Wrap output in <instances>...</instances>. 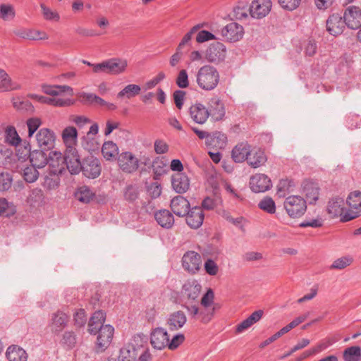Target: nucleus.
I'll list each match as a JSON object with an SVG mask.
<instances>
[{
    "label": "nucleus",
    "mask_w": 361,
    "mask_h": 361,
    "mask_svg": "<svg viewBox=\"0 0 361 361\" xmlns=\"http://www.w3.org/2000/svg\"><path fill=\"white\" fill-rule=\"evenodd\" d=\"M168 341V333L164 329L157 328L151 333L150 342L154 348L157 350L164 349L167 346Z\"/></svg>",
    "instance_id": "4be33fe9"
},
{
    "label": "nucleus",
    "mask_w": 361,
    "mask_h": 361,
    "mask_svg": "<svg viewBox=\"0 0 361 361\" xmlns=\"http://www.w3.org/2000/svg\"><path fill=\"white\" fill-rule=\"evenodd\" d=\"M84 176L89 178H95L100 175L101 166L98 159L88 156L83 161L81 167Z\"/></svg>",
    "instance_id": "2eb2a0df"
},
{
    "label": "nucleus",
    "mask_w": 361,
    "mask_h": 361,
    "mask_svg": "<svg viewBox=\"0 0 361 361\" xmlns=\"http://www.w3.org/2000/svg\"><path fill=\"white\" fill-rule=\"evenodd\" d=\"M172 187L177 193L185 192L190 186L188 176L183 173H177L172 176Z\"/></svg>",
    "instance_id": "2f4dec72"
},
{
    "label": "nucleus",
    "mask_w": 361,
    "mask_h": 361,
    "mask_svg": "<svg viewBox=\"0 0 361 361\" xmlns=\"http://www.w3.org/2000/svg\"><path fill=\"white\" fill-rule=\"evenodd\" d=\"M42 92L51 96H60L61 93L69 92L71 95L73 94V88L68 85H47L42 86Z\"/></svg>",
    "instance_id": "ea45409f"
},
{
    "label": "nucleus",
    "mask_w": 361,
    "mask_h": 361,
    "mask_svg": "<svg viewBox=\"0 0 361 361\" xmlns=\"http://www.w3.org/2000/svg\"><path fill=\"white\" fill-rule=\"evenodd\" d=\"M278 3L284 10L292 11L299 7L301 0H278Z\"/></svg>",
    "instance_id": "680f3d73"
},
{
    "label": "nucleus",
    "mask_w": 361,
    "mask_h": 361,
    "mask_svg": "<svg viewBox=\"0 0 361 361\" xmlns=\"http://www.w3.org/2000/svg\"><path fill=\"white\" fill-rule=\"evenodd\" d=\"M302 195L305 196L306 204H315L319 198L320 188L317 183L305 182L302 185Z\"/></svg>",
    "instance_id": "aec40b11"
},
{
    "label": "nucleus",
    "mask_w": 361,
    "mask_h": 361,
    "mask_svg": "<svg viewBox=\"0 0 361 361\" xmlns=\"http://www.w3.org/2000/svg\"><path fill=\"white\" fill-rule=\"evenodd\" d=\"M64 164L71 174H78L81 171L82 163L80 162L79 155L76 150L71 147L68 151H65L63 157Z\"/></svg>",
    "instance_id": "f3484780"
},
{
    "label": "nucleus",
    "mask_w": 361,
    "mask_h": 361,
    "mask_svg": "<svg viewBox=\"0 0 361 361\" xmlns=\"http://www.w3.org/2000/svg\"><path fill=\"white\" fill-rule=\"evenodd\" d=\"M214 294L213 290L209 288L202 295L200 300V305L202 307H214Z\"/></svg>",
    "instance_id": "e2e57ef3"
},
{
    "label": "nucleus",
    "mask_w": 361,
    "mask_h": 361,
    "mask_svg": "<svg viewBox=\"0 0 361 361\" xmlns=\"http://www.w3.org/2000/svg\"><path fill=\"white\" fill-rule=\"evenodd\" d=\"M13 106L18 110L25 111L30 113H33L35 111L33 105L28 100L15 101L13 102Z\"/></svg>",
    "instance_id": "0e129e2a"
},
{
    "label": "nucleus",
    "mask_w": 361,
    "mask_h": 361,
    "mask_svg": "<svg viewBox=\"0 0 361 361\" xmlns=\"http://www.w3.org/2000/svg\"><path fill=\"white\" fill-rule=\"evenodd\" d=\"M272 186L271 179L265 174L256 173L250 177V187L255 193L264 192Z\"/></svg>",
    "instance_id": "4468645a"
},
{
    "label": "nucleus",
    "mask_w": 361,
    "mask_h": 361,
    "mask_svg": "<svg viewBox=\"0 0 361 361\" xmlns=\"http://www.w3.org/2000/svg\"><path fill=\"white\" fill-rule=\"evenodd\" d=\"M102 153L106 160H111L118 154V147L114 142L107 141L103 144Z\"/></svg>",
    "instance_id": "79ce46f5"
},
{
    "label": "nucleus",
    "mask_w": 361,
    "mask_h": 361,
    "mask_svg": "<svg viewBox=\"0 0 361 361\" xmlns=\"http://www.w3.org/2000/svg\"><path fill=\"white\" fill-rule=\"evenodd\" d=\"M171 209L173 212L179 216H184L190 210V203L183 196H176L171 201Z\"/></svg>",
    "instance_id": "bb28decb"
},
{
    "label": "nucleus",
    "mask_w": 361,
    "mask_h": 361,
    "mask_svg": "<svg viewBox=\"0 0 361 361\" xmlns=\"http://www.w3.org/2000/svg\"><path fill=\"white\" fill-rule=\"evenodd\" d=\"M258 207L260 209L263 210L264 212L269 214H274L276 210L275 202L271 197L269 196H266L264 198H262L259 202Z\"/></svg>",
    "instance_id": "a18cd8bd"
},
{
    "label": "nucleus",
    "mask_w": 361,
    "mask_h": 361,
    "mask_svg": "<svg viewBox=\"0 0 361 361\" xmlns=\"http://www.w3.org/2000/svg\"><path fill=\"white\" fill-rule=\"evenodd\" d=\"M187 214L186 222L190 228L196 229L202 224L204 215L200 208H192Z\"/></svg>",
    "instance_id": "72a5a7b5"
},
{
    "label": "nucleus",
    "mask_w": 361,
    "mask_h": 361,
    "mask_svg": "<svg viewBox=\"0 0 361 361\" xmlns=\"http://www.w3.org/2000/svg\"><path fill=\"white\" fill-rule=\"evenodd\" d=\"M187 317L185 314L180 311H176L171 313L167 319V326L170 331H177L181 329L186 323Z\"/></svg>",
    "instance_id": "c85d7f7f"
},
{
    "label": "nucleus",
    "mask_w": 361,
    "mask_h": 361,
    "mask_svg": "<svg viewBox=\"0 0 361 361\" xmlns=\"http://www.w3.org/2000/svg\"><path fill=\"white\" fill-rule=\"evenodd\" d=\"M40 8L42 11L43 17L45 20L49 21H59L60 20L59 14L55 11L45 6L44 4H40Z\"/></svg>",
    "instance_id": "864d4df0"
},
{
    "label": "nucleus",
    "mask_w": 361,
    "mask_h": 361,
    "mask_svg": "<svg viewBox=\"0 0 361 361\" xmlns=\"http://www.w3.org/2000/svg\"><path fill=\"white\" fill-rule=\"evenodd\" d=\"M220 80V75L217 69L211 65L202 66L196 74V82L198 87L204 91H212L217 86Z\"/></svg>",
    "instance_id": "f257e3e1"
},
{
    "label": "nucleus",
    "mask_w": 361,
    "mask_h": 361,
    "mask_svg": "<svg viewBox=\"0 0 361 361\" xmlns=\"http://www.w3.org/2000/svg\"><path fill=\"white\" fill-rule=\"evenodd\" d=\"M291 187L290 181L287 179H283L279 181L276 186V195L279 197H284L290 192Z\"/></svg>",
    "instance_id": "603ef678"
},
{
    "label": "nucleus",
    "mask_w": 361,
    "mask_h": 361,
    "mask_svg": "<svg viewBox=\"0 0 361 361\" xmlns=\"http://www.w3.org/2000/svg\"><path fill=\"white\" fill-rule=\"evenodd\" d=\"M252 149L247 142H240L235 145L231 151V157L235 163H242L248 160Z\"/></svg>",
    "instance_id": "b1692460"
},
{
    "label": "nucleus",
    "mask_w": 361,
    "mask_h": 361,
    "mask_svg": "<svg viewBox=\"0 0 361 361\" xmlns=\"http://www.w3.org/2000/svg\"><path fill=\"white\" fill-rule=\"evenodd\" d=\"M42 200L43 191L39 188H35L30 192L27 197V202L30 206H35L41 202Z\"/></svg>",
    "instance_id": "8fccbe9b"
},
{
    "label": "nucleus",
    "mask_w": 361,
    "mask_h": 361,
    "mask_svg": "<svg viewBox=\"0 0 361 361\" xmlns=\"http://www.w3.org/2000/svg\"><path fill=\"white\" fill-rule=\"evenodd\" d=\"M98 336L96 343L97 350L103 352L111 343L114 329L112 326L106 324L102 326L97 331Z\"/></svg>",
    "instance_id": "9b49d317"
},
{
    "label": "nucleus",
    "mask_w": 361,
    "mask_h": 361,
    "mask_svg": "<svg viewBox=\"0 0 361 361\" xmlns=\"http://www.w3.org/2000/svg\"><path fill=\"white\" fill-rule=\"evenodd\" d=\"M8 361H27V355L25 350L18 345H11L6 353Z\"/></svg>",
    "instance_id": "58836bf2"
},
{
    "label": "nucleus",
    "mask_w": 361,
    "mask_h": 361,
    "mask_svg": "<svg viewBox=\"0 0 361 361\" xmlns=\"http://www.w3.org/2000/svg\"><path fill=\"white\" fill-rule=\"evenodd\" d=\"M118 164L123 171L133 173L139 167V159L131 152H125L118 154Z\"/></svg>",
    "instance_id": "f8f14e48"
},
{
    "label": "nucleus",
    "mask_w": 361,
    "mask_h": 361,
    "mask_svg": "<svg viewBox=\"0 0 361 361\" xmlns=\"http://www.w3.org/2000/svg\"><path fill=\"white\" fill-rule=\"evenodd\" d=\"M344 361H360L361 358V348L359 346H351L343 351Z\"/></svg>",
    "instance_id": "37998d69"
},
{
    "label": "nucleus",
    "mask_w": 361,
    "mask_h": 361,
    "mask_svg": "<svg viewBox=\"0 0 361 361\" xmlns=\"http://www.w3.org/2000/svg\"><path fill=\"white\" fill-rule=\"evenodd\" d=\"M283 208L290 218L298 219L305 214L307 207L304 197L292 195L286 197Z\"/></svg>",
    "instance_id": "7ed1b4c3"
},
{
    "label": "nucleus",
    "mask_w": 361,
    "mask_h": 361,
    "mask_svg": "<svg viewBox=\"0 0 361 361\" xmlns=\"http://www.w3.org/2000/svg\"><path fill=\"white\" fill-rule=\"evenodd\" d=\"M271 6V0H253L250 5V16L255 19L263 18L269 13Z\"/></svg>",
    "instance_id": "9d476101"
},
{
    "label": "nucleus",
    "mask_w": 361,
    "mask_h": 361,
    "mask_svg": "<svg viewBox=\"0 0 361 361\" xmlns=\"http://www.w3.org/2000/svg\"><path fill=\"white\" fill-rule=\"evenodd\" d=\"M74 104V101L71 99H64L58 96H52L49 97V104L57 107L69 106Z\"/></svg>",
    "instance_id": "6e6d98bb"
},
{
    "label": "nucleus",
    "mask_w": 361,
    "mask_h": 361,
    "mask_svg": "<svg viewBox=\"0 0 361 361\" xmlns=\"http://www.w3.org/2000/svg\"><path fill=\"white\" fill-rule=\"evenodd\" d=\"M233 16L237 20L246 19L250 15V6H247L245 3H239L233 8Z\"/></svg>",
    "instance_id": "09e8293b"
},
{
    "label": "nucleus",
    "mask_w": 361,
    "mask_h": 361,
    "mask_svg": "<svg viewBox=\"0 0 361 361\" xmlns=\"http://www.w3.org/2000/svg\"><path fill=\"white\" fill-rule=\"evenodd\" d=\"M128 61L120 58H113L94 66L96 73H105L111 75H119L126 71Z\"/></svg>",
    "instance_id": "20e7f679"
},
{
    "label": "nucleus",
    "mask_w": 361,
    "mask_h": 361,
    "mask_svg": "<svg viewBox=\"0 0 361 361\" xmlns=\"http://www.w3.org/2000/svg\"><path fill=\"white\" fill-rule=\"evenodd\" d=\"M263 314L264 311L262 310L253 312L247 319L236 326V333L240 334L248 329L253 324L258 322L262 318Z\"/></svg>",
    "instance_id": "473e14b6"
},
{
    "label": "nucleus",
    "mask_w": 361,
    "mask_h": 361,
    "mask_svg": "<svg viewBox=\"0 0 361 361\" xmlns=\"http://www.w3.org/2000/svg\"><path fill=\"white\" fill-rule=\"evenodd\" d=\"M50 174L61 173L64 169V159L60 152L53 151L49 154L47 164Z\"/></svg>",
    "instance_id": "6ab92c4d"
},
{
    "label": "nucleus",
    "mask_w": 361,
    "mask_h": 361,
    "mask_svg": "<svg viewBox=\"0 0 361 361\" xmlns=\"http://www.w3.org/2000/svg\"><path fill=\"white\" fill-rule=\"evenodd\" d=\"M176 85L180 88H186L189 86L188 75L184 69L180 71L176 80Z\"/></svg>",
    "instance_id": "338daca9"
},
{
    "label": "nucleus",
    "mask_w": 361,
    "mask_h": 361,
    "mask_svg": "<svg viewBox=\"0 0 361 361\" xmlns=\"http://www.w3.org/2000/svg\"><path fill=\"white\" fill-rule=\"evenodd\" d=\"M185 340V336L183 334H177L173 336L171 341L169 340L167 347L170 350L176 349Z\"/></svg>",
    "instance_id": "774afa93"
},
{
    "label": "nucleus",
    "mask_w": 361,
    "mask_h": 361,
    "mask_svg": "<svg viewBox=\"0 0 361 361\" xmlns=\"http://www.w3.org/2000/svg\"><path fill=\"white\" fill-rule=\"evenodd\" d=\"M68 315L63 312L58 311L51 315L50 327L52 331L59 332L67 324Z\"/></svg>",
    "instance_id": "f704fd0d"
},
{
    "label": "nucleus",
    "mask_w": 361,
    "mask_h": 361,
    "mask_svg": "<svg viewBox=\"0 0 361 361\" xmlns=\"http://www.w3.org/2000/svg\"><path fill=\"white\" fill-rule=\"evenodd\" d=\"M226 47L219 42L211 44L206 51L207 59L212 63L222 61L226 58Z\"/></svg>",
    "instance_id": "dca6fc26"
},
{
    "label": "nucleus",
    "mask_w": 361,
    "mask_h": 361,
    "mask_svg": "<svg viewBox=\"0 0 361 361\" xmlns=\"http://www.w3.org/2000/svg\"><path fill=\"white\" fill-rule=\"evenodd\" d=\"M141 87L138 85L129 84L124 87L118 94L119 99H130L140 94Z\"/></svg>",
    "instance_id": "a19ab883"
},
{
    "label": "nucleus",
    "mask_w": 361,
    "mask_h": 361,
    "mask_svg": "<svg viewBox=\"0 0 361 361\" xmlns=\"http://www.w3.org/2000/svg\"><path fill=\"white\" fill-rule=\"evenodd\" d=\"M345 25V20L339 14H332L326 20V30L334 36L341 35L344 30Z\"/></svg>",
    "instance_id": "412c9836"
},
{
    "label": "nucleus",
    "mask_w": 361,
    "mask_h": 361,
    "mask_svg": "<svg viewBox=\"0 0 361 361\" xmlns=\"http://www.w3.org/2000/svg\"><path fill=\"white\" fill-rule=\"evenodd\" d=\"M141 335L134 336L130 341L120 350L118 361H135L144 345Z\"/></svg>",
    "instance_id": "f03ea898"
},
{
    "label": "nucleus",
    "mask_w": 361,
    "mask_h": 361,
    "mask_svg": "<svg viewBox=\"0 0 361 361\" xmlns=\"http://www.w3.org/2000/svg\"><path fill=\"white\" fill-rule=\"evenodd\" d=\"M346 210L344 207V201L341 197L333 198L328 202L327 212L333 218L340 216L343 221V217Z\"/></svg>",
    "instance_id": "393cba45"
},
{
    "label": "nucleus",
    "mask_w": 361,
    "mask_h": 361,
    "mask_svg": "<svg viewBox=\"0 0 361 361\" xmlns=\"http://www.w3.org/2000/svg\"><path fill=\"white\" fill-rule=\"evenodd\" d=\"M6 142L11 145L15 146L17 149V154L21 157V153L24 149L25 142H28L27 140H22L20 137H6Z\"/></svg>",
    "instance_id": "4d7b16f0"
},
{
    "label": "nucleus",
    "mask_w": 361,
    "mask_h": 361,
    "mask_svg": "<svg viewBox=\"0 0 361 361\" xmlns=\"http://www.w3.org/2000/svg\"><path fill=\"white\" fill-rule=\"evenodd\" d=\"M105 313L101 310L96 311L89 321L88 331L91 334H96L98 330L103 326L105 322Z\"/></svg>",
    "instance_id": "c9c22d12"
},
{
    "label": "nucleus",
    "mask_w": 361,
    "mask_h": 361,
    "mask_svg": "<svg viewBox=\"0 0 361 361\" xmlns=\"http://www.w3.org/2000/svg\"><path fill=\"white\" fill-rule=\"evenodd\" d=\"M348 209L343 217V222H347L361 215V191L350 192L346 198Z\"/></svg>",
    "instance_id": "39448f33"
},
{
    "label": "nucleus",
    "mask_w": 361,
    "mask_h": 361,
    "mask_svg": "<svg viewBox=\"0 0 361 361\" xmlns=\"http://www.w3.org/2000/svg\"><path fill=\"white\" fill-rule=\"evenodd\" d=\"M353 262V258L350 255L343 256L335 259L330 266V269L341 270L349 267Z\"/></svg>",
    "instance_id": "49530a36"
},
{
    "label": "nucleus",
    "mask_w": 361,
    "mask_h": 361,
    "mask_svg": "<svg viewBox=\"0 0 361 361\" xmlns=\"http://www.w3.org/2000/svg\"><path fill=\"white\" fill-rule=\"evenodd\" d=\"M155 219L159 225L165 228H170L174 224L173 214L166 209L159 210L155 213Z\"/></svg>",
    "instance_id": "e433bc0d"
},
{
    "label": "nucleus",
    "mask_w": 361,
    "mask_h": 361,
    "mask_svg": "<svg viewBox=\"0 0 361 361\" xmlns=\"http://www.w3.org/2000/svg\"><path fill=\"white\" fill-rule=\"evenodd\" d=\"M185 308L188 311L191 318H198L202 323L209 322L214 317V307H199L197 304L187 305Z\"/></svg>",
    "instance_id": "0eeeda50"
},
{
    "label": "nucleus",
    "mask_w": 361,
    "mask_h": 361,
    "mask_svg": "<svg viewBox=\"0 0 361 361\" xmlns=\"http://www.w3.org/2000/svg\"><path fill=\"white\" fill-rule=\"evenodd\" d=\"M209 116L214 121H220L225 116L224 104L221 99L217 97L210 99L209 102Z\"/></svg>",
    "instance_id": "5701e85b"
},
{
    "label": "nucleus",
    "mask_w": 361,
    "mask_h": 361,
    "mask_svg": "<svg viewBox=\"0 0 361 361\" xmlns=\"http://www.w3.org/2000/svg\"><path fill=\"white\" fill-rule=\"evenodd\" d=\"M202 293V286L196 279L186 281L182 287V295L186 300L184 307L187 305H194L199 302Z\"/></svg>",
    "instance_id": "423d86ee"
},
{
    "label": "nucleus",
    "mask_w": 361,
    "mask_h": 361,
    "mask_svg": "<svg viewBox=\"0 0 361 361\" xmlns=\"http://www.w3.org/2000/svg\"><path fill=\"white\" fill-rule=\"evenodd\" d=\"M30 145L29 142H25L24 149L21 153V157L29 156L31 166L36 169H41L47 164V156L42 150H35L30 152Z\"/></svg>",
    "instance_id": "6e6552de"
},
{
    "label": "nucleus",
    "mask_w": 361,
    "mask_h": 361,
    "mask_svg": "<svg viewBox=\"0 0 361 361\" xmlns=\"http://www.w3.org/2000/svg\"><path fill=\"white\" fill-rule=\"evenodd\" d=\"M22 88V85L17 80H13L8 74L0 69V92H9L18 90Z\"/></svg>",
    "instance_id": "a878e982"
},
{
    "label": "nucleus",
    "mask_w": 361,
    "mask_h": 361,
    "mask_svg": "<svg viewBox=\"0 0 361 361\" xmlns=\"http://www.w3.org/2000/svg\"><path fill=\"white\" fill-rule=\"evenodd\" d=\"M205 138V145L209 151L224 149L227 145V137H200Z\"/></svg>",
    "instance_id": "4c0bfd02"
},
{
    "label": "nucleus",
    "mask_w": 361,
    "mask_h": 361,
    "mask_svg": "<svg viewBox=\"0 0 361 361\" xmlns=\"http://www.w3.org/2000/svg\"><path fill=\"white\" fill-rule=\"evenodd\" d=\"M343 18L349 28L356 30L361 27V9L357 6L348 7L343 16Z\"/></svg>",
    "instance_id": "a211bd4d"
},
{
    "label": "nucleus",
    "mask_w": 361,
    "mask_h": 361,
    "mask_svg": "<svg viewBox=\"0 0 361 361\" xmlns=\"http://www.w3.org/2000/svg\"><path fill=\"white\" fill-rule=\"evenodd\" d=\"M23 176L26 182L31 183L37 180L39 173L36 168L30 166L24 169Z\"/></svg>",
    "instance_id": "5fc2aeb1"
},
{
    "label": "nucleus",
    "mask_w": 361,
    "mask_h": 361,
    "mask_svg": "<svg viewBox=\"0 0 361 361\" xmlns=\"http://www.w3.org/2000/svg\"><path fill=\"white\" fill-rule=\"evenodd\" d=\"M93 196L94 193L86 185L80 187L75 193V198L83 203H88Z\"/></svg>",
    "instance_id": "c03bdc74"
},
{
    "label": "nucleus",
    "mask_w": 361,
    "mask_h": 361,
    "mask_svg": "<svg viewBox=\"0 0 361 361\" xmlns=\"http://www.w3.org/2000/svg\"><path fill=\"white\" fill-rule=\"evenodd\" d=\"M13 178L8 173L0 174V191L8 190L12 185Z\"/></svg>",
    "instance_id": "bf43d9fd"
},
{
    "label": "nucleus",
    "mask_w": 361,
    "mask_h": 361,
    "mask_svg": "<svg viewBox=\"0 0 361 361\" xmlns=\"http://www.w3.org/2000/svg\"><path fill=\"white\" fill-rule=\"evenodd\" d=\"M221 34L226 41L235 42L241 39L244 35L243 27L237 23L227 24L221 30Z\"/></svg>",
    "instance_id": "ddd939ff"
},
{
    "label": "nucleus",
    "mask_w": 361,
    "mask_h": 361,
    "mask_svg": "<svg viewBox=\"0 0 361 361\" xmlns=\"http://www.w3.org/2000/svg\"><path fill=\"white\" fill-rule=\"evenodd\" d=\"M16 212V206L6 199H0V216H11Z\"/></svg>",
    "instance_id": "de8ad7c7"
},
{
    "label": "nucleus",
    "mask_w": 361,
    "mask_h": 361,
    "mask_svg": "<svg viewBox=\"0 0 361 361\" xmlns=\"http://www.w3.org/2000/svg\"><path fill=\"white\" fill-rule=\"evenodd\" d=\"M15 10L11 4H0V17L4 20H11L15 17Z\"/></svg>",
    "instance_id": "3c124183"
},
{
    "label": "nucleus",
    "mask_w": 361,
    "mask_h": 361,
    "mask_svg": "<svg viewBox=\"0 0 361 361\" xmlns=\"http://www.w3.org/2000/svg\"><path fill=\"white\" fill-rule=\"evenodd\" d=\"M201 264V256L195 251H188L182 257V266L190 274H196L200 270Z\"/></svg>",
    "instance_id": "1a4fd4ad"
},
{
    "label": "nucleus",
    "mask_w": 361,
    "mask_h": 361,
    "mask_svg": "<svg viewBox=\"0 0 361 361\" xmlns=\"http://www.w3.org/2000/svg\"><path fill=\"white\" fill-rule=\"evenodd\" d=\"M190 114L195 122L202 124L209 117V111L203 104L197 103L190 108Z\"/></svg>",
    "instance_id": "7c9ffc66"
},
{
    "label": "nucleus",
    "mask_w": 361,
    "mask_h": 361,
    "mask_svg": "<svg viewBox=\"0 0 361 361\" xmlns=\"http://www.w3.org/2000/svg\"><path fill=\"white\" fill-rule=\"evenodd\" d=\"M69 121L74 123L79 129L91 123V120L85 116L71 115Z\"/></svg>",
    "instance_id": "052dcab7"
},
{
    "label": "nucleus",
    "mask_w": 361,
    "mask_h": 361,
    "mask_svg": "<svg viewBox=\"0 0 361 361\" xmlns=\"http://www.w3.org/2000/svg\"><path fill=\"white\" fill-rule=\"evenodd\" d=\"M13 33L20 38L29 40L47 39L49 38L47 33L37 30L19 28L15 30Z\"/></svg>",
    "instance_id": "cd10ccee"
},
{
    "label": "nucleus",
    "mask_w": 361,
    "mask_h": 361,
    "mask_svg": "<svg viewBox=\"0 0 361 361\" xmlns=\"http://www.w3.org/2000/svg\"><path fill=\"white\" fill-rule=\"evenodd\" d=\"M267 158L264 152L259 147L252 148L250 156L248 157L247 164L254 169H257L265 164Z\"/></svg>",
    "instance_id": "c756f323"
},
{
    "label": "nucleus",
    "mask_w": 361,
    "mask_h": 361,
    "mask_svg": "<svg viewBox=\"0 0 361 361\" xmlns=\"http://www.w3.org/2000/svg\"><path fill=\"white\" fill-rule=\"evenodd\" d=\"M206 273L210 276H215L219 272V266L212 259H207L204 264Z\"/></svg>",
    "instance_id": "69168bd1"
},
{
    "label": "nucleus",
    "mask_w": 361,
    "mask_h": 361,
    "mask_svg": "<svg viewBox=\"0 0 361 361\" xmlns=\"http://www.w3.org/2000/svg\"><path fill=\"white\" fill-rule=\"evenodd\" d=\"M114 130H118V133L120 134H129L130 132L124 128H121V125L118 122H111L108 121L106 124L104 130V135H109Z\"/></svg>",
    "instance_id": "13d9d810"
}]
</instances>
